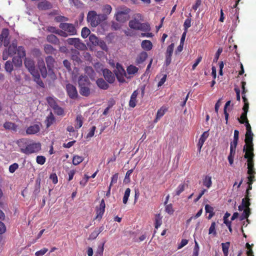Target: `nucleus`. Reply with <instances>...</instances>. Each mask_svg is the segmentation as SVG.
Listing matches in <instances>:
<instances>
[{
	"mask_svg": "<svg viewBox=\"0 0 256 256\" xmlns=\"http://www.w3.org/2000/svg\"><path fill=\"white\" fill-rule=\"evenodd\" d=\"M104 243L100 244L95 252L94 256H101L102 255L104 250Z\"/></svg>",
	"mask_w": 256,
	"mask_h": 256,
	"instance_id": "nucleus-36",
	"label": "nucleus"
},
{
	"mask_svg": "<svg viewBox=\"0 0 256 256\" xmlns=\"http://www.w3.org/2000/svg\"><path fill=\"white\" fill-rule=\"evenodd\" d=\"M216 222H212L208 230V234H212L214 236H216Z\"/></svg>",
	"mask_w": 256,
	"mask_h": 256,
	"instance_id": "nucleus-48",
	"label": "nucleus"
},
{
	"mask_svg": "<svg viewBox=\"0 0 256 256\" xmlns=\"http://www.w3.org/2000/svg\"><path fill=\"white\" fill-rule=\"evenodd\" d=\"M106 19V14H97L94 10L90 11L87 15V21L92 27L96 28Z\"/></svg>",
	"mask_w": 256,
	"mask_h": 256,
	"instance_id": "nucleus-2",
	"label": "nucleus"
},
{
	"mask_svg": "<svg viewBox=\"0 0 256 256\" xmlns=\"http://www.w3.org/2000/svg\"><path fill=\"white\" fill-rule=\"evenodd\" d=\"M162 224V217L160 214H158L155 217L154 226L155 228L158 229Z\"/></svg>",
	"mask_w": 256,
	"mask_h": 256,
	"instance_id": "nucleus-39",
	"label": "nucleus"
},
{
	"mask_svg": "<svg viewBox=\"0 0 256 256\" xmlns=\"http://www.w3.org/2000/svg\"><path fill=\"white\" fill-rule=\"evenodd\" d=\"M54 120V118L52 112H50L48 116L47 117L46 122L47 127L50 126Z\"/></svg>",
	"mask_w": 256,
	"mask_h": 256,
	"instance_id": "nucleus-42",
	"label": "nucleus"
},
{
	"mask_svg": "<svg viewBox=\"0 0 256 256\" xmlns=\"http://www.w3.org/2000/svg\"><path fill=\"white\" fill-rule=\"evenodd\" d=\"M44 48L46 54H54L56 51V49L50 44H45Z\"/></svg>",
	"mask_w": 256,
	"mask_h": 256,
	"instance_id": "nucleus-45",
	"label": "nucleus"
},
{
	"mask_svg": "<svg viewBox=\"0 0 256 256\" xmlns=\"http://www.w3.org/2000/svg\"><path fill=\"white\" fill-rule=\"evenodd\" d=\"M80 93L84 96H88L90 94V86H80Z\"/></svg>",
	"mask_w": 256,
	"mask_h": 256,
	"instance_id": "nucleus-20",
	"label": "nucleus"
},
{
	"mask_svg": "<svg viewBox=\"0 0 256 256\" xmlns=\"http://www.w3.org/2000/svg\"><path fill=\"white\" fill-rule=\"evenodd\" d=\"M138 30L144 32H148L150 30V25L147 23H140Z\"/></svg>",
	"mask_w": 256,
	"mask_h": 256,
	"instance_id": "nucleus-40",
	"label": "nucleus"
},
{
	"mask_svg": "<svg viewBox=\"0 0 256 256\" xmlns=\"http://www.w3.org/2000/svg\"><path fill=\"white\" fill-rule=\"evenodd\" d=\"M72 59L74 61L76 62H77L78 64H79L80 62H81V60H80V57L79 56V52H76L74 54H73L72 56Z\"/></svg>",
	"mask_w": 256,
	"mask_h": 256,
	"instance_id": "nucleus-58",
	"label": "nucleus"
},
{
	"mask_svg": "<svg viewBox=\"0 0 256 256\" xmlns=\"http://www.w3.org/2000/svg\"><path fill=\"white\" fill-rule=\"evenodd\" d=\"M17 42L16 40H14L11 44L10 45L8 49V52L10 54V56H13L16 52L17 50Z\"/></svg>",
	"mask_w": 256,
	"mask_h": 256,
	"instance_id": "nucleus-18",
	"label": "nucleus"
},
{
	"mask_svg": "<svg viewBox=\"0 0 256 256\" xmlns=\"http://www.w3.org/2000/svg\"><path fill=\"white\" fill-rule=\"evenodd\" d=\"M248 188L246 190V197L249 196V191L250 190H251L252 188V182L254 181V178H252V180L248 179Z\"/></svg>",
	"mask_w": 256,
	"mask_h": 256,
	"instance_id": "nucleus-60",
	"label": "nucleus"
},
{
	"mask_svg": "<svg viewBox=\"0 0 256 256\" xmlns=\"http://www.w3.org/2000/svg\"><path fill=\"white\" fill-rule=\"evenodd\" d=\"M89 40L94 46H97L98 42L100 40L94 34L90 35Z\"/></svg>",
	"mask_w": 256,
	"mask_h": 256,
	"instance_id": "nucleus-41",
	"label": "nucleus"
},
{
	"mask_svg": "<svg viewBox=\"0 0 256 256\" xmlns=\"http://www.w3.org/2000/svg\"><path fill=\"white\" fill-rule=\"evenodd\" d=\"M60 28L66 32L68 36H74L76 34V30L74 24L68 23H60Z\"/></svg>",
	"mask_w": 256,
	"mask_h": 256,
	"instance_id": "nucleus-6",
	"label": "nucleus"
},
{
	"mask_svg": "<svg viewBox=\"0 0 256 256\" xmlns=\"http://www.w3.org/2000/svg\"><path fill=\"white\" fill-rule=\"evenodd\" d=\"M82 116L81 115H78L76 118V124L75 126V128L76 129H78L82 125L83 122H82Z\"/></svg>",
	"mask_w": 256,
	"mask_h": 256,
	"instance_id": "nucleus-38",
	"label": "nucleus"
},
{
	"mask_svg": "<svg viewBox=\"0 0 256 256\" xmlns=\"http://www.w3.org/2000/svg\"><path fill=\"white\" fill-rule=\"evenodd\" d=\"M103 74L106 80L110 83H113L115 80L114 74L108 70L104 69L103 70Z\"/></svg>",
	"mask_w": 256,
	"mask_h": 256,
	"instance_id": "nucleus-11",
	"label": "nucleus"
},
{
	"mask_svg": "<svg viewBox=\"0 0 256 256\" xmlns=\"http://www.w3.org/2000/svg\"><path fill=\"white\" fill-rule=\"evenodd\" d=\"M242 205L246 207V209L250 208L249 206L250 204V199L248 197L242 199Z\"/></svg>",
	"mask_w": 256,
	"mask_h": 256,
	"instance_id": "nucleus-56",
	"label": "nucleus"
},
{
	"mask_svg": "<svg viewBox=\"0 0 256 256\" xmlns=\"http://www.w3.org/2000/svg\"><path fill=\"white\" fill-rule=\"evenodd\" d=\"M96 84L98 87L102 90H107L108 88V84L102 78H98L96 81Z\"/></svg>",
	"mask_w": 256,
	"mask_h": 256,
	"instance_id": "nucleus-22",
	"label": "nucleus"
},
{
	"mask_svg": "<svg viewBox=\"0 0 256 256\" xmlns=\"http://www.w3.org/2000/svg\"><path fill=\"white\" fill-rule=\"evenodd\" d=\"M54 112L58 116H62L64 114L63 109L58 105L52 108Z\"/></svg>",
	"mask_w": 256,
	"mask_h": 256,
	"instance_id": "nucleus-53",
	"label": "nucleus"
},
{
	"mask_svg": "<svg viewBox=\"0 0 256 256\" xmlns=\"http://www.w3.org/2000/svg\"><path fill=\"white\" fill-rule=\"evenodd\" d=\"M191 26V20L190 18H186L184 22V27L185 30H186Z\"/></svg>",
	"mask_w": 256,
	"mask_h": 256,
	"instance_id": "nucleus-64",
	"label": "nucleus"
},
{
	"mask_svg": "<svg viewBox=\"0 0 256 256\" xmlns=\"http://www.w3.org/2000/svg\"><path fill=\"white\" fill-rule=\"evenodd\" d=\"M186 184H180L176 190V195L179 196L185 189Z\"/></svg>",
	"mask_w": 256,
	"mask_h": 256,
	"instance_id": "nucleus-46",
	"label": "nucleus"
},
{
	"mask_svg": "<svg viewBox=\"0 0 256 256\" xmlns=\"http://www.w3.org/2000/svg\"><path fill=\"white\" fill-rule=\"evenodd\" d=\"M24 66L36 78L40 79V75L37 70L35 68L34 62V60L30 58H26L24 60Z\"/></svg>",
	"mask_w": 256,
	"mask_h": 256,
	"instance_id": "nucleus-5",
	"label": "nucleus"
},
{
	"mask_svg": "<svg viewBox=\"0 0 256 256\" xmlns=\"http://www.w3.org/2000/svg\"><path fill=\"white\" fill-rule=\"evenodd\" d=\"M252 140V136H246V144L244 146L243 149V151L245 152L246 153L254 152V148Z\"/></svg>",
	"mask_w": 256,
	"mask_h": 256,
	"instance_id": "nucleus-7",
	"label": "nucleus"
},
{
	"mask_svg": "<svg viewBox=\"0 0 256 256\" xmlns=\"http://www.w3.org/2000/svg\"><path fill=\"white\" fill-rule=\"evenodd\" d=\"M106 204L104 199L102 200L100 206L96 208V218H102L104 211H105Z\"/></svg>",
	"mask_w": 256,
	"mask_h": 256,
	"instance_id": "nucleus-10",
	"label": "nucleus"
},
{
	"mask_svg": "<svg viewBox=\"0 0 256 256\" xmlns=\"http://www.w3.org/2000/svg\"><path fill=\"white\" fill-rule=\"evenodd\" d=\"M130 12V9L123 7L117 9L116 12L115 14L116 20L120 22H124L128 18V14Z\"/></svg>",
	"mask_w": 256,
	"mask_h": 256,
	"instance_id": "nucleus-4",
	"label": "nucleus"
},
{
	"mask_svg": "<svg viewBox=\"0 0 256 256\" xmlns=\"http://www.w3.org/2000/svg\"><path fill=\"white\" fill-rule=\"evenodd\" d=\"M140 22L138 20L134 19L129 22V26L132 29L138 30L140 26Z\"/></svg>",
	"mask_w": 256,
	"mask_h": 256,
	"instance_id": "nucleus-25",
	"label": "nucleus"
},
{
	"mask_svg": "<svg viewBox=\"0 0 256 256\" xmlns=\"http://www.w3.org/2000/svg\"><path fill=\"white\" fill-rule=\"evenodd\" d=\"M138 94V90H134L130 96V100L129 102V106L131 108H134L136 106V98Z\"/></svg>",
	"mask_w": 256,
	"mask_h": 256,
	"instance_id": "nucleus-19",
	"label": "nucleus"
},
{
	"mask_svg": "<svg viewBox=\"0 0 256 256\" xmlns=\"http://www.w3.org/2000/svg\"><path fill=\"white\" fill-rule=\"evenodd\" d=\"M114 72L118 81L120 82L124 81V76H126V72L124 68L120 64H117Z\"/></svg>",
	"mask_w": 256,
	"mask_h": 256,
	"instance_id": "nucleus-8",
	"label": "nucleus"
},
{
	"mask_svg": "<svg viewBox=\"0 0 256 256\" xmlns=\"http://www.w3.org/2000/svg\"><path fill=\"white\" fill-rule=\"evenodd\" d=\"M40 130V126L38 124H34L30 126L26 130L27 134H34Z\"/></svg>",
	"mask_w": 256,
	"mask_h": 256,
	"instance_id": "nucleus-14",
	"label": "nucleus"
},
{
	"mask_svg": "<svg viewBox=\"0 0 256 256\" xmlns=\"http://www.w3.org/2000/svg\"><path fill=\"white\" fill-rule=\"evenodd\" d=\"M38 67L41 72L42 76L44 78H46L47 76V70L45 66V63L43 60H38Z\"/></svg>",
	"mask_w": 256,
	"mask_h": 256,
	"instance_id": "nucleus-13",
	"label": "nucleus"
},
{
	"mask_svg": "<svg viewBox=\"0 0 256 256\" xmlns=\"http://www.w3.org/2000/svg\"><path fill=\"white\" fill-rule=\"evenodd\" d=\"M90 31L88 28L84 27L82 28L81 36L83 38H86L88 36L90 35Z\"/></svg>",
	"mask_w": 256,
	"mask_h": 256,
	"instance_id": "nucleus-44",
	"label": "nucleus"
},
{
	"mask_svg": "<svg viewBox=\"0 0 256 256\" xmlns=\"http://www.w3.org/2000/svg\"><path fill=\"white\" fill-rule=\"evenodd\" d=\"M12 62L16 67L19 68L22 65V58L18 56H14L12 58Z\"/></svg>",
	"mask_w": 256,
	"mask_h": 256,
	"instance_id": "nucleus-32",
	"label": "nucleus"
},
{
	"mask_svg": "<svg viewBox=\"0 0 256 256\" xmlns=\"http://www.w3.org/2000/svg\"><path fill=\"white\" fill-rule=\"evenodd\" d=\"M36 162L40 165L44 164L46 162V158L42 156H38L36 158Z\"/></svg>",
	"mask_w": 256,
	"mask_h": 256,
	"instance_id": "nucleus-54",
	"label": "nucleus"
},
{
	"mask_svg": "<svg viewBox=\"0 0 256 256\" xmlns=\"http://www.w3.org/2000/svg\"><path fill=\"white\" fill-rule=\"evenodd\" d=\"M48 251V249L47 248H44L38 251H37L35 253V255L36 256H42L44 255Z\"/></svg>",
	"mask_w": 256,
	"mask_h": 256,
	"instance_id": "nucleus-63",
	"label": "nucleus"
},
{
	"mask_svg": "<svg viewBox=\"0 0 256 256\" xmlns=\"http://www.w3.org/2000/svg\"><path fill=\"white\" fill-rule=\"evenodd\" d=\"M84 160L82 156L78 155L74 156L72 158V164L74 166H77L82 162Z\"/></svg>",
	"mask_w": 256,
	"mask_h": 256,
	"instance_id": "nucleus-34",
	"label": "nucleus"
},
{
	"mask_svg": "<svg viewBox=\"0 0 256 256\" xmlns=\"http://www.w3.org/2000/svg\"><path fill=\"white\" fill-rule=\"evenodd\" d=\"M138 71V68H136V66L130 65L127 68V72L128 74H134L136 73Z\"/></svg>",
	"mask_w": 256,
	"mask_h": 256,
	"instance_id": "nucleus-47",
	"label": "nucleus"
},
{
	"mask_svg": "<svg viewBox=\"0 0 256 256\" xmlns=\"http://www.w3.org/2000/svg\"><path fill=\"white\" fill-rule=\"evenodd\" d=\"M166 109L163 106L160 108L157 112L156 117L154 120V123H156L158 120L164 114Z\"/></svg>",
	"mask_w": 256,
	"mask_h": 256,
	"instance_id": "nucleus-24",
	"label": "nucleus"
},
{
	"mask_svg": "<svg viewBox=\"0 0 256 256\" xmlns=\"http://www.w3.org/2000/svg\"><path fill=\"white\" fill-rule=\"evenodd\" d=\"M238 142L237 140H233V141L230 142V151L231 152H236V148L238 144Z\"/></svg>",
	"mask_w": 256,
	"mask_h": 256,
	"instance_id": "nucleus-62",
	"label": "nucleus"
},
{
	"mask_svg": "<svg viewBox=\"0 0 256 256\" xmlns=\"http://www.w3.org/2000/svg\"><path fill=\"white\" fill-rule=\"evenodd\" d=\"M254 152H246L244 156V158L248 160V179L252 180V178H254V174H256L254 168Z\"/></svg>",
	"mask_w": 256,
	"mask_h": 256,
	"instance_id": "nucleus-3",
	"label": "nucleus"
},
{
	"mask_svg": "<svg viewBox=\"0 0 256 256\" xmlns=\"http://www.w3.org/2000/svg\"><path fill=\"white\" fill-rule=\"evenodd\" d=\"M212 176L209 174L204 176L202 177V184L208 188L212 186Z\"/></svg>",
	"mask_w": 256,
	"mask_h": 256,
	"instance_id": "nucleus-17",
	"label": "nucleus"
},
{
	"mask_svg": "<svg viewBox=\"0 0 256 256\" xmlns=\"http://www.w3.org/2000/svg\"><path fill=\"white\" fill-rule=\"evenodd\" d=\"M4 127L6 130H10L14 132L17 130V126L12 122H6L4 124Z\"/></svg>",
	"mask_w": 256,
	"mask_h": 256,
	"instance_id": "nucleus-27",
	"label": "nucleus"
},
{
	"mask_svg": "<svg viewBox=\"0 0 256 256\" xmlns=\"http://www.w3.org/2000/svg\"><path fill=\"white\" fill-rule=\"evenodd\" d=\"M141 46L144 50H150L152 48V42L148 40H143L142 42Z\"/></svg>",
	"mask_w": 256,
	"mask_h": 256,
	"instance_id": "nucleus-26",
	"label": "nucleus"
},
{
	"mask_svg": "<svg viewBox=\"0 0 256 256\" xmlns=\"http://www.w3.org/2000/svg\"><path fill=\"white\" fill-rule=\"evenodd\" d=\"M209 135L208 132L206 131L203 132V134L200 136V137L199 139L198 144V150L200 152L201 150V148L206 140V138H208Z\"/></svg>",
	"mask_w": 256,
	"mask_h": 256,
	"instance_id": "nucleus-12",
	"label": "nucleus"
},
{
	"mask_svg": "<svg viewBox=\"0 0 256 256\" xmlns=\"http://www.w3.org/2000/svg\"><path fill=\"white\" fill-rule=\"evenodd\" d=\"M247 113L246 112H244L242 114L240 118H238V120L239 122L241 124H244V122L246 124V122H248L247 118Z\"/></svg>",
	"mask_w": 256,
	"mask_h": 256,
	"instance_id": "nucleus-52",
	"label": "nucleus"
},
{
	"mask_svg": "<svg viewBox=\"0 0 256 256\" xmlns=\"http://www.w3.org/2000/svg\"><path fill=\"white\" fill-rule=\"evenodd\" d=\"M148 54L145 52L140 53L136 58V63L140 64L142 63L147 58Z\"/></svg>",
	"mask_w": 256,
	"mask_h": 256,
	"instance_id": "nucleus-28",
	"label": "nucleus"
},
{
	"mask_svg": "<svg viewBox=\"0 0 256 256\" xmlns=\"http://www.w3.org/2000/svg\"><path fill=\"white\" fill-rule=\"evenodd\" d=\"M46 62L48 70H52L54 67V59L52 56H48L46 58Z\"/></svg>",
	"mask_w": 256,
	"mask_h": 256,
	"instance_id": "nucleus-29",
	"label": "nucleus"
},
{
	"mask_svg": "<svg viewBox=\"0 0 256 256\" xmlns=\"http://www.w3.org/2000/svg\"><path fill=\"white\" fill-rule=\"evenodd\" d=\"M14 64L10 60H8L4 64V69L6 72L11 74L14 70Z\"/></svg>",
	"mask_w": 256,
	"mask_h": 256,
	"instance_id": "nucleus-31",
	"label": "nucleus"
},
{
	"mask_svg": "<svg viewBox=\"0 0 256 256\" xmlns=\"http://www.w3.org/2000/svg\"><path fill=\"white\" fill-rule=\"evenodd\" d=\"M66 90L68 96L70 98L74 99L77 98L78 93L75 86L72 84H68L66 86Z\"/></svg>",
	"mask_w": 256,
	"mask_h": 256,
	"instance_id": "nucleus-9",
	"label": "nucleus"
},
{
	"mask_svg": "<svg viewBox=\"0 0 256 256\" xmlns=\"http://www.w3.org/2000/svg\"><path fill=\"white\" fill-rule=\"evenodd\" d=\"M66 42L68 44L74 45L77 48L80 47L81 44L80 40L78 38H69L66 40Z\"/></svg>",
	"mask_w": 256,
	"mask_h": 256,
	"instance_id": "nucleus-21",
	"label": "nucleus"
},
{
	"mask_svg": "<svg viewBox=\"0 0 256 256\" xmlns=\"http://www.w3.org/2000/svg\"><path fill=\"white\" fill-rule=\"evenodd\" d=\"M130 188H127L126 190V191L124 194V196L122 198V202L124 204H126L128 202V198L130 195Z\"/></svg>",
	"mask_w": 256,
	"mask_h": 256,
	"instance_id": "nucleus-43",
	"label": "nucleus"
},
{
	"mask_svg": "<svg viewBox=\"0 0 256 256\" xmlns=\"http://www.w3.org/2000/svg\"><path fill=\"white\" fill-rule=\"evenodd\" d=\"M78 86H90V82L87 76L80 75L78 78Z\"/></svg>",
	"mask_w": 256,
	"mask_h": 256,
	"instance_id": "nucleus-15",
	"label": "nucleus"
},
{
	"mask_svg": "<svg viewBox=\"0 0 256 256\" xmlns=\"http://www.w3.org/2000/svg\"><path fill=\"white\" fill-rule=\"evenodd\" d=\"M16 52L18 54V56L21 58L26 57V50L24 47L20 46L17 48Z\"/></svg>",
	"mask_w": 256,
	"mask_h": 256,
	"instance_id": "nucleus-35",
	"label": "nucleus"
},
{
	"mask_svg": "<svg viewBox=\"0 0 256 256\" xmlns=\"http://www.w3.org/2000/svg\"><path fill=\"white\" fill-rule=\"evenodd\" d=\"M16 144L20 152L27 155L37 153L41 150V144L40 142H35L28 138L18 140Z\"/></svg>",
	"mask_w": 256,
	"mask_h": 256,
	"instance_id": "nucleus-1",
	"label": "nucleus"
},
{
	"mask_svg": "<svg viewBox=\"0 0 256 256\" xmlns=\"http://www.w3.org/2000/svg\"><path fill=\"white\" fill-rule=\"evenodd\" d=\"M47 101L49 105L50 106V107L53 108L54 107L58 106L56 104L55 100L52 98V97H48L47 98Z\"/></svg>",
	"mask_w": 256,
	"mask_h": 256,
	"instance_id": "nucleus-55",
	"label": "nucleus"
},
{
	"mask_svg": "<svg viewBox=\"0 0 256 256\" xmlns=\"http://www.w3.org/2000/svg\"><path fill=\"white\" fill-rule=\"evenodd\" d=\"M18 168V164L17 163H14L9 166V172L10 173H14Z\"/></svg>",
	"mask_w": 256,
	"mask_h": 256,
	"instance_id": "nucleus-61",
	"label": "nucleus"
},
{
	"mask_svg": "<svg viewBox=\"0 0 256 256\" xmlns=\"http://www.w3.org/2000/svg\"><path fill=\"white\" fill-rule=\"evenodd\" d=\"M194 243L195 246L194 248L192 256H198L199 253V246L198 242L196 240L194 241Z\"/></svg>",
	"mask_w": 256,
	"mask_h": 256,
	"instance_id": "nucleus-59",
	"label": "nucleus"
},
{
	"mask_svg": "<svg viewBox=\"0 0 256 256\" xmlns=\"http://www.w3.org/2000/svg\"><path fill=\"white\" fill-rule=\"evenodd\" d=\"M46 40L50 43L54 44H58L60 40L54 34H50L47 36Z\"/></svg>",
	"mask_w": 256,
	"mask_h": 256,
	"instance_id": "nucleus-23",
	"label": "nucleus"
},
{
	"mask_svg": "<svg viewBox=\"0 0 256 256\" xmlns=\"http://www.w3.org/2000/svg\"><path fill=\"white\" fill-rule=\"evenodd\" d=\"M38 8L40 10H48L52 8V4L49 2L44 0L38 4Z\"/></svg>",
	"mask_w": 256,
	"mask_h": 256,
	"instance_id": "nucleus-16",
	"label": "nucleus"
},
{
	"mask_svg": "<svg viewBox=\"0 0 256 256\" xmlns=\"http://www.w3.org/2000/svg\"><path fill=\"white\" fill-rule=\"evenodd\" d=\"M85 73L90 78H92L94 77L95 72L92 66H86L84 68Z\"/></svg>",
	"mask_w": 256,
	"mask_h": 256,
	"instance_id": "nucleus-30",
	"label": "nucleus"
},
{
	"mask_svg": "<svg viewBox=\"0 0 256 256\" xmlns=\"http://www.w3.org/2000/svg\"><path fill=\"white\" fill-rule=\"evenodd\" d=\"M250 208L248 209H245L244 210L242 213V214L241 216H240V220H243L244 219H248V217L250 215Z\"/></svg>",
	"mask_w": 256,
	"mask_h": 256,
	"instance_id": "nucleus-37",
	"label": "nucleus"
},
{
	"mask_svg": "<svg viewBox=\"0 0 256 256\" xmlns=\"http://www.w3.org/2000/svg\"><path fill=\"white\" fill-rule=\"evenodd\" d=\"M9 32L8 29H4L0 34V40L3 42L4 40L8 36Z\"/></svg>",
	"mask_w": 256,
	"mask_h": 256,
	"instance_id": "nucleus-51",
	"label": "nucleus"
},
{
	"mask_svg": "<svg viewBox=\"0 0 256 256\" xmlns=\"http://www.w3.org/2000/svg\"><path fill=\"white\" fill-rule=\"evenodd\" d=\"M205 210L206 213H208L209 215L208 217V219H210L214 214V208L209 204L205 206Z\"/></svg>",
	"mask_w": 256,
	"mask_h": 256,
	"instance_id": "nucleus-33",
	"label": "nucleus"
},
{
	"mask_svg": "<svg viewBox=\"0 0 256 256\" xmlns=\"http://www.w3.org/2000/svg\"><path fill=\"white\" fill-rule=\"evenodd\" d=\"M112 10V8L110 5H104L102 8V12L104 13L102 14H106V16H107L111 12Z\"/></svg>",
	"mask_w": 256,
	"mask_h": 256,
	"instance_id": "nucleus-49",
	"label": "nucleus"
},
{
	"mask_svg": "<svg viewBox=\"0 0 256 256\" xmlns=\"http://www.w3.org/2000/svg\"><path fill=\"white\" fill-rule=\"evenodd\" d=\"M174 44H172L168 46L166 49V56H172L174 51Z\"/></svg>",
	"mask_w": 256,
	"mask_h": 256,
	"instance_id": "nucleus-57",
	"label": "nucleus"
},
{
	"mask_svg": "<svg viewBox=\"0 0 256 256\" xmlns=\"http://www.w3.org/2000/svg\"><path fill=\"white\" fill-rule=\"evenodd\" d=\"M246 129V136H254L253 133L251 130V126L248 123V122H246V124H245Z\"/></svg>",
	"mask_w": 256,
	"mask_h": 256,
	"instance_id": "nucleus-50",
	"label": "nucleus"
}]
</instances>
